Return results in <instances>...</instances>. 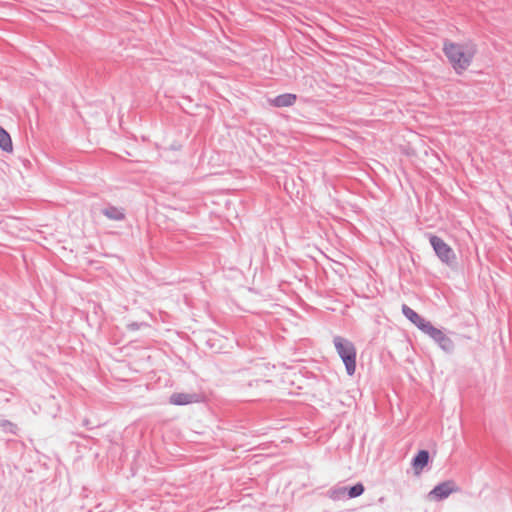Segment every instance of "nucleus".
Masks as SVG:
<instances>
[{
	"label": "nucleus",
	"instance_id": "nucleus-1",
	"mask_svg": "<svg viewBox=\"0 0 512 512\" xmlns=\"http://www.w3.org/2000/svg\"><path fill=\"white\" fill-rule=\"evenodd\" d=\"M443 52L456 73L460 74L470 66L476 53V47L472 43L459 44L445 41Z\"/></svg>",
	"mask_w": 512,
	"mask_h": 512
},
{
	"label": "nucleus",
	"instance_id": "nucleus-2",
	"mask_svg": "<svg viewBox=\"0 0 512 512\" xmlns=\"http://www.w3.org/2000/svg\"><path fill=\"white\" fill-rule=\"evenodd\" d=\"M335 349L342 359L346 372L349 376L354 375L356 371V348L355 345L348 339L341 336H335L333 339Z\"/></svg>",
	"mask_w": 512,
	"mask_h": 512
},
{
	"label": "nucleus",
	"instance_id": "nucleus-3",
	"mask_svg": "<svg viewBox=\"0 0 512 512\" xmlns=\"http://www.w3.org/2000/svg\"><path fill=\"white\" fill-rule=\"evenodd\" d=\"M427 237L439 260L449 267L454 266L457 259L454 250L437 235L428 233Z\"/></svg>",
	"mask_w": 512,
	"mask_h": 512
},
{
	"label": "nucleus",
	"instance_id": "nucleus-4",
	"mask_svg": "<svg viewBox=\"0 0 512 512\" xmlns=\"http://www.w3.org/2000/svg\"><path fill=\"white\" fill-rule=\"evenodd\" d=\"M458 487L453 481H445L436 485L429 493V496L435 500H443L453 492H457Z\"/></svg>",
	"mask_w": 512,
	"mask_h": 512
},
{
	"label": "nucleus",
	"instance_id": "nucleus-5",
	"mask_svg": "<svg viewBox=\"0 0 512 512\" xmlns=\"http://www.w3.org/2000/svg\"><path fill=\"white\" fill-rule=\"evenodd\" d=\"M200 396L196 393H173L170 396L169 402L173 405H188L199 402Z\"/></svg>",
	"mask_w": 512,
	"mask_h": 512
},
{
	"label": "nucleus",
	"instance_id": "nucleus-6",
	"mask_svg": "<svg viewBox=\"0 0 512 512\" xmlns=\"http://www.w3.org/2000/svg\"><path fill=\"white\" fill-rule=\"evenodd\" d=\"M101 213L107 217L109 220L113 221H122L125 219V210L122 207H117L113 205H106L101 209Z\"/></svg>",
	"mask_w": 512,
	"mask_h": 512
},
{
	"label": "nucleus",
	"instance_id": "nucleus-7",
	"mask_svg": "<svg viewBox=\"0 0 512 512\" xmlns=\"http://www.w3.org/2000/svg\"><path fill=\"white\" fill-rule=\"evenodd\" d=\"M402 313L403 315L410 320L419 330L424 326V324L428 321L424 317L420 316L417 312H415L408 305H402Z\"/></svg>",
	"mask_w": 512,
	"mask_h": 512
},
{
	"label": "nucleus",
	"instance_id": "nucleus-8",
	"mask_svg": "<svg viewBox=\"0 0 512 512\" xmlns=\"http://www.w3.org/2000/svg\"><path fill=\"white\" fill-rule=\"evenodd\" d=\"M296 98L297 97H296L295 94L285 93V94H281V95L276 96L272 100V104L275 107H289V106H292L295 103Z\"/></svg>",
	"mask_w": 512,
	"mask_h": 512
},
{
	"label": "nucleus",
	"instance_id": "nucleus-9",
	"mask_svg": "<svg viewBox=\"0 0 512 512\" xmlns=\"http://www.w3.org/2000/svg\"><path fill=\"white\" fill-rule=\"evenodd\" d=\"M434 341L446 352H451L454 349L453 341L443 331L440 332V335Z\"/></svg>",
	"mask_w": 512,
	"mask_h": 512
},
{
	"label": "nucleus",
	"instance_id": "nucleus-10",
	"mask_svg": "<svg viewBox=\"0 0 512 512\" xmlns=\"http://www.w3.org/2000/svg\"><path fill=\"white\" fill-rule=\"evenodd\" d=\"M0 148L5 152H12L13 145L9 133L0 126Z\"/></svg>",
	"mask_w": 512,
	"mask_h": 512
},
{
	"label": "nucleus",
	"instance_id": "nucleus-11",
	"mask_svg": "<svg viewBox=\"0 0 512 512\" xmlns=\"http://www.w3.org/2000/svg\"><path fill=\"white\" fill-rule=\"evenodd\" d=\"M429 453L426 450H420L413 458L412 465L415 469H422L428 464Z\"/></svg>",
	"mask_w": 512,
	"mask_h": 512
},
{
	"label": "nucleus",
	"instance_id": "nucleus-12",
	"mask_svg": "<svg viewBox=\"0 0 512 512\" xmlns=\"http://www.w3.org/2000/svg\"><path fill=\"white\" fill-rule=\"evenodd\" d=\"M420 331L429 336L432 340H435L442 330L434 327L430 321H427Z\"/></svg>",
	"mask_w": 512,
	"mask_h": 512
},
{
	"label": "nucleus",
	"instance_id": "nucleus-13",
	"mask_svg": "<svg viewBox=\"0 0 512 512\" xmlns=\"http://www.w3.org/2000/svg\"><path fill=\"white\" fill-rule=\"evenodd\" d=\"M0 428L5 432L12 435H16L18 433V427L15 423L9 420H1Z\"/></svg>",
	"mask_w": 512,
	"mask_h": 512
},
{
	"label": "nucleus",
	"instance_id": "nucleus-14",
	"mask_svg": "<svg viewBox=\"0 0 512 512\" xmlns=\"http://www.w3.org/2000/svg\"><path fill=\"white\" fill-rule=\"evenodd\" d=\"M329 495L333 500L343 499L347 495V487H335L329 491Z\"/></svg>",
	"mask_w": 512,
	"mask_h": 512
},
{
	"label": "nucleus",
	"instance_id": "nucleus-15",
	"mask_svg": "<svg viewBox=\"0 0 512 512\" xmlns=\"http://www.w3.org/2000/svg\"><path fill=\"white\" fill-rule=\"evenodd\" d=\"M364 486L362 483H357L354 486L348 488L347 487V496L348 498H356L363 494Z\"/></svg>",
	"mask_w": 512,
	"mask_h": 512
},
{
	"label": "nucleus",
	"instance_id": "nucleus-16",
	"mask_svg": "<svg viewBox=\"0 0 512 512\" xmlns=\"http://www.w3.org/2000/svg\"><path fill=\"white\" fill-rule=\"evenodd\" d=\"M142 325H143L142 323L132 322V323L128 324L127 327L129 330L135 331V330H138L140 328V326H142Z\"/></svg>",
	"mask_w": 512,
	"mask_h": 512
}]
</instances>
